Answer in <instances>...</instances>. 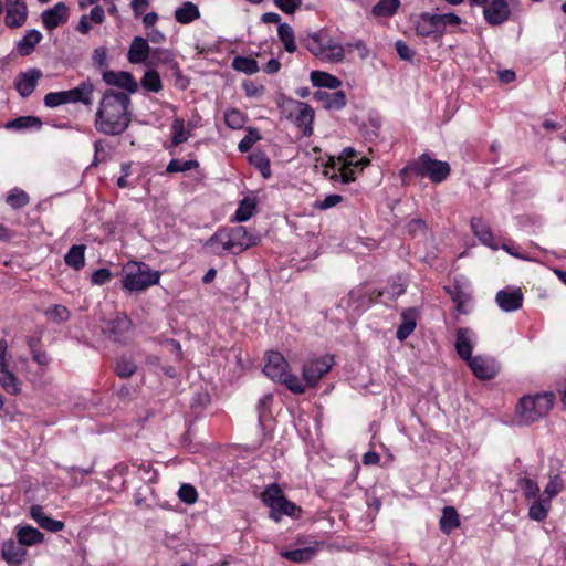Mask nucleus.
I'll return each mask as SVG.
<instances>
[{"label":"nucleus","mask_w":566,"mask_h":566,"mask_svg":"<svg viewBox=\"0 0 566 566\" xmlns=\"http://www.w3.org/2000/svg\"><path fill=\"white\" fill-rule=\"evenodd\" d=\"M129 105L127 93L107 90L95 115V128L106 135L123 134L130 123Z\"/></svg>","instance_id":"nucleus-1"},{"label":"nucleus","mask_w":566,"mask_h":566,"mask_svg":"<svg viewBox=\"0 0 566 566\" xmlns=\"http://www.w3.org/2000/svg\"><path fill=\"white\" fill-rule=\"evenodd\" d=\"M256 243V238L244 227L237 226L229 231H218L207 242L217 255L224 252L240 253Z\"/></svg>","instance_id":"nucleus-2"},{"label":"nucleus","mask_w":566,"mask_h":566,"mask_svg":"<svg viewBox=\"0 0 566 566\" xmlns=\"http://www.w3.org/2000/svg\"><path fill=\"white\" fill-rule=\"evenodd\" d=\"M160 272L153 271L144 262L129 261L123 268V287L129 292H140L156 285L160 280Z\"/></svg>","instance_id":"nucleus-3"},{"label":"nucleus","mask_w":566,"mask_h":566,"mask_svg":"<svg viewBox=\"0 0 566 566\" xmlns=\"http://www.w3.org/2000/svg\"><path fill=\"white\" fill-rule=\"evenodd\" d=\"M450 170V165L447 161L437 160L427 154H422L417 159L409 161L401 169L400 176L402 178L408 176L428 177L431 181L439 184L447 179Z\"/></svg>","instance_id":"nucleus-4"},{"label":"nucleus","mask_w":566,"mask_h":566,"mask_svg":"<svg viewBox=\"0 0 566 566\" xmlns=\"http://www.w3.org/2000/svg\"><path fill=\"white\" fill-rule=\"evenodd\" d=\"M555 401L553 392L523 397L517 405V412L525 423L538 421L547 416Z\"/></svg>","instance_id":"nucleus-5"},{"label":"nucleus","mask_w":566,"mask_h":566,"mask_svg":"<svg viewBox=\"0 0 566 566\" xmlns=\"http://www.w3.org/2000/svg\"><path fill=\"white\" fill-rule=\"evenodd\" d=\"M279 106L282 115L293 122L304 136L308 137L313 134L314 109L308 104L283 97Z\"/></svg>","instance_id":"nucleus-6"},{"label":"nucleus","mask_w":566,"mask_h":566,"mask_svg":"<svg viewBox=\"0 0 566 566\" xmlns=\"http://www.w3.org/2000/svg\"><path fill=\"white\" fill-rule=\"evenodd\" d=\"M261 499L270 507V517L275 522H279L283 515L295 516L296 512H301L300 507L283 495L282 489L276 483L266 486Z\"/></svg>","instance_id":"nucleus-7"},{"label":"nucleus","mask_w":566,"mask_h":566,"mask_svg":"<svg viewBox=\"0 0 566 566\" xmlns=\"http://www.w3.org/2000/svg\"><path fill=\"white\" fill-rule=\"evenodd\" d=\"M333 366V357L324 356L308 360L302 368V376L307 386H315Z\"/></svg>","instance_id":"nucleus-8"},{"label":"nucleus","mask_w":566,"mask_h":566,"mask_svg":"<svg viewBox=\"0 0 566 566\" xmlns=\"http://www.w3.org/2000/svg\"><path fill=\"white\" fill-rule=\"evenodd\" d=\"M484 19L491 25H499L505 22L511 14L506 0H491L483 10Z\"/></svg>","instance_id":"nucleus-9"},{"label":"nucleus","mask_w":566,"mask_h":566,"mask_svg":"<svg viewBox=\"0 0 566 566\" xmlns=\"http://www.w3.org/2000/svg\"><path fill=\"white\" fill-rule=\"evenodd\" d=\"M103 80L109 86H116L125 90L124 93H127L128 95L137 92L138 90V84L129 72L106 71L103 73Z\"/></svg>","instance_id":"nucleus-10"},{"label":"nucleus","mask_w":566,"mask_h":566,"mask_svg":"<svg viewBox=\"0 0 566 566\" xmlns=\"http://www.w3.org/2000/svg\"><path fill=\"white\" fill-rule=\"evenodd\" d=\"M290 369L289 363L279 352H269L263 373L274 381H279Z\"/></svg>","instance_id":"nucleus-11"},{"label":"nucleus","mask_w":566,"mask_h":566,"mask_svg":"<svg viewBox=\"0 0 566 566\" xmlns=\"http://www.w3.org/2000/svg\"><path fill=\"white\" fill-rule=\"evenodd\" d=\"M132 321L126 314L118 313L109 321L107 329L115 342H126L132 336Z\"/></svg>","instance_id":"nucleus-12"},{"label":"nucleus","mask_w":566,"mask_h":566,"mask_svg":"<svg viewBox=\"0 0 566 566\" xmlns=\"http://www.w3.org/2000/svg\"><path fill=\"white\" fill-rule=\"evenodd\" d=\"M473 375L483 380L492 379L497 373L495 361L483 356H474L467 360Z\"/></svg>","instance_id":"nucleus-13"},{"label":"nucleus","mask_w":566,"mask_h":566,"mask_svg":"<svg viewBox=\"0 0 566 566\" xmlns=\"http://www.w3.org/2000/svg\"><path fill=\"white\" fill-rule=\"evenodd\" d=\"M69 19V8L64 2H57L53 8L42 12V23L48 30L64 24Z\"/></svg>","instance_id":"nucleus-14"},{"label":"nucleus","mask_w":566,"mask_h":566,"mask_svg":"<svg viewBox=\"0 0 566 566\" xmlns=\"http://www.w3.org/2000/svg\"><path fill=\"white\" fill-rule=\"evenodd\" d=\"M42 77V72L39 69H30L27 72L19 74L15 80V88L22 97L30 96Z\"/></svg>","instance_id":"nucleus-15"},{"label":"nucleus","mask_w":566,"mask_h":566,"mask_svg":"<svg viewBox=\"0 0 566 566\" xmlns=\"http://www.w3.org/2000/svg\"><path fill=\"white\" fill-rule=\"evenodd\" d=\"M496 304L504 312H514L523 305V293L521 290H501L495 296Z\"/></svg>","instance_id":"nucleus-16"},{"label":"nucleus","mask_w":566,"mask_h":566,"mask_svg":"<svg viewBox=\"0 0 566 566\" xmlns=\"http://www.w3.org/2000/svg\"><path fill=\"white\" fill-rule=\"evenodd\" d=\"M64 92L67 104L82 103L90 106L93 103L94 85L90 81H83L76 87Z\"/></svg>","instance_id":"nucleus-17"},{"label":"nucleus","mask_w":566,"mask_h":566,"mask_svg":"<svg viewBox=\"0 0 566 566\" xmlns=\"http://www.w3.org/2000/svg\"><path fill=\"white\" fill-rule=\"evenodd\" d=\"M417 34L421 36L441 35V24L437 14L422 13L415 23Z\"/></svg>","instance_id":"nucleus-18"},{"label":"nucleus","mask_w":566,"mask_h":566,"mask_svg":"<svg viewBox=\"0 0 566 566\" xmlns=\"http://www.w3.org/2000/svg\"><path fill=\"white\" fill-rule=\"evenodd\" d=\"M314 98L322 103L326 109L339 111L346 105V95L343 91L326 92L317 91L314 94Z\"/></svg>","instance_id":"nucleus-19"},{"label":"nucleus","mask_w":566,"mask_h":566,"mask_svg":"<svg viewBox=\"0 0 566 566\" xmlns=\"http://www.w3.org/2000/svg\"><path fill=\"white\" fill-rule=\"evenodd\" d=\"M30 515L40 527L46 531L59 532L64 527L63 522L46 516L41 505H32L30 509Z\"/></svg>","instance_id":"nucleus-20"},{"label":"nucleus","mask_w":566,"mask_h":566,"mask_svg":"<svg viewBox=\"0 0 566 566\" xmlns=\"http://www.w3.org/2000/svg\"><path fill=\"white\" fill-rule=\"evenodd\" d=\"M149 45L146 39L135 36L128 50V61L134 64L144 63L149 54Z\"/></svg>","instance_id":"nucleus-21"},{"label":"nucleus","mask_w":566,"mask_h":566,"mask_svg":"<svg viewBox=\"0 0 566 566\" xmlns=\"http://www.w3.org/2000/svg\"><path fill=\"white\" fill-rule=\"evenodd\" d=\"M472 332L469 328H459L455 340L458 355L467 361L472 357Z\"/></svg>","instance_id":"nucleus-22"},{"label":"nucleus","mask_w":566,"mask_h":566,"mask_svg":"<svg viewBox=\"0 0 566 566\" xmlns=\"http://www.w3.org/2000/svg\"><path fill=\"white\" fill-rule=\"evenodd\" d=\"M27 552L19 543L8 541L2 545V557L11 565H20L25 559Z\"/></svg>","instance_id":"nucleus-23"},{"label":"nucleus","mask_w":566,"mask_h":566,"mask_svg":"<svg viewBox=\"0 0 566 566\" xmlns=\"http://www.w3.org/2000/svg\"><path fill=\"white\" fill-rule=\"evenodd\" d=\"M471 229L474 235L485 245L497 249L490 227L481 218L471 219Z\"/></svg>","instance_id":"nucleus-24"},{"label":"nucleus","mask_w":566,"mask_h":566,"mask_svg":"<svg viewBox=\"0 0 566 566\" xmlns=\"http://www.w3.org/2000/svg\"><path fill=\"white\" fill-rule=\"evenodd\" d=\"M28 17V8L25 2L18 3L17 6H11L7 8L6 14V25L9 28H19L21 27Z\"/></svg>","instance_id":"nucleus-25"},{"label":"nucleus","mask_w":566,"mask_h":566,"mask_svg":"<svg viewBox=\"0 0 566 566\" xmlns=\"http://www.w3.org/2000/svg\"><path fill=\"white\" fill-rule=\"evenodd\" d=\"M417 313L413 308H408L401 313V324L397 329V338L405 340L416 328Z\"/></svg>","instance_id":"nucleus-26"},{"label":"nucleus","mask_w":566,"mask_h":566,"mask_svg":"<svg viewBox=\"0 0 566 566\" xmlns=\"http://www.w3.org/2000/svg\"><path fill=\"white\" fill-rule=\"evenodd\" d=\"M0 385L10 395H18L21 391L20 381L8 368V364L0 366Z\"/></svg>","instance_id":"nucleus-27"},{"label":"nucleus","mask_w":566,"mask_h":566,"mask_svg":"<svg viewBox=\"0 0 566 566\" xmlns=\"http://www.w3.org/2000/svg\"><path fill=\"white\" fill-rule=\"evenodd\" d=\"M42 40V33L35 29L30 30L27 34L18 42L17 49L22 56L30 55L35 45Z\"/></svg>","instance_id":"nucleus-28"},{"label":"nucleus","mask_w":566,"mask_h":566,"mask_svg":"<svg viewBox=\"0 0 566 566\" xmlns=\"http://www.w3.org/2000/svg\"><path fill=\"white\" fill-rule=\"evenodd\" d=\"M17 538H18V543L21 546H24V545L30 546V545L41 543L43 541V534L39 530L27 525V526H21L17 531Z\"/></svg>","instance_id":"nucleus-29"},{"label":"nucleus","mask_w":566,"mask_h":566,"mask_svg":"<svg viewBox=\"0 0 566 566\" xmlns=\"http://www.w3.org/2000/svg\"><path fill=\"white\" fill-rule=\"evenodd\" d=\"M199 17L200 11L198 7L190 1L184 2L181 7L177 8L175 11V19L182 24L190 23Z\"/></svg>","instance_id":"nucleus-30"},{"label":"nucleus","mask_w":566,"mask_h":566,"mask_svg":"<svg viewBox=\"0 0 566 566\" xmlns=\"http://www.w3.org/2000/svg\"><path fill=\"white\" fill-rule=\"evenodd\" d=\"M311 81L316 87H326L331 90H337L342 84L340 80L336 76L322 71H312Z\"/></svg>","instance_id":"nucleus-31"},{"label":"nucleus","mask_w":566,"mask_h":566,"mask_svg":"<svg viewBox=\"0 0 566 566\" xmlns=\"http://www.w3.org/2000/svg\"><path fill=\"white\" fill-rule=\"evenodd\" d=\"M460 520L457 510L453 506H446L443 509L442 517L440 518V528L443 533L449 534L454 528L459 527Z\"/></svg>","instance_id":"nucleus-32"},{"label":"nucleus","mask_w":566,"mask_h":566,"mask_svg":"<svg viewBox=\"0 0 566 566\" xmlns=\"http://www.w3.org/2000/svg\"><path fill=\"white\" fill-rule=\"evenodd\" d=\"M400 7V0H379L371 9V14L376 18L392 17Z\"/></svg>","instance_id":"nucleus-33"},{"label":"nucleus","mask_w":566,"mask_h":566,"mask_svg":"<svg viewBox=\"0 0 566 566\" xmlns=\"http://www.w3.org/2000/svg\"><path fill=\"white\" fill-rule=\"evenodd\" d=\"M324 54L322 60L332 62V63H338L342 62L345 57V50L344 46L337 42H334L331 39H326V44Z\"/></svg>","instance_id":"nucleus-34"},{"label":"nucleus","mask_w":566,"mask_h":566,"mask_svg":"<svg viewBox=\"0 0 566 566\" xmlns=\"http://www.w3.org/2000/svg\"><path fill=\"white\" fill-rule=\"evenodd\" d=\"M85 247L82 244L73 245L64 256L65 263L74 270H81L85 265Z\"/></svg>","instance_id":"nucleus-35"},{"label":"nucleus","mask_w":566,"mask_h":566,"mask_svg":"<svg viewBox=\"0 0 566 566\" xmlns=\"http://www.w3.org/2000/svg\"><path fill=\"white\" fill-rule=\"evenodd\" d=\"M277 35L283 43L285 51L293 53L296 51L295 35L292 27L287 23H279Z\"/></svg>","instance_id":"nucleus-36"},{"label":"nucleus","mask_w":566,"mask_h":566,"mask_svg":"<svg viewBox=\"0 0 566 566\" xmlns=\"http://www.w3.org/2000/svg\"><path fill=\"white\" fill-rule=\"evenodd\" d=\"M315 553L316 551L314 547H304L293 551H284L281 553V556L295 563H305L311 560Z\"/></svg>","instance_id":"nucleus-37"},{"label":"nucleus","mask_w":566,"mask_h":566,"mask_svg":"<svg viewBox=\"0 0 566 566\" xmlns=\"http://www.w3.org/2000/svg\"><path fill=\"white\" fill-rule=\"evenodd\" d=\"M549 509L551 502L541 495V497L530 506L528 516L534 521L541 522L546 518Z\"/></svg>","instance_id":"nucleus-38"},{"label":"nucleus","mask_w":566,"mask_h":566,"mask_svg":"<svg viewBox=\"0 0 566 566\" xmlns=\"http://www.w3.org/2000/svg\"><path fill=\"white\" fill-rule=\"evenodd\" d=\"M232 67L235 71L243 72L245 74H254L259 71L258 62L252 57L237 56L232 61Z\"/></svg>","instance_id":"nucleus-39"},{"label":"nucleus","mask_w":566,"mask_h":566,"mask_svg":"<svg viewBox=\"0 0 566 566\" xmlns=\"http://www.w3.org/2000/svg\"><path fill=\"white\" fill-rule=\"evenodd\" d=\"M564 489V481L559 476V474H554L549 476V481L544 489L542 494L543 497L552 502V499L559 494Z\"/></svg>","instance_id":"nucleus-40"},{"label":"nucleus","mask_w":566,"mask_h":566,"mask_svg":"<svg viewBox=\"0 0 566 566\" xmlns=\"http://www.w3.org/2000/svg\"><path fill=\"white\" fill-rule=\"evenodd\" d=\"M42 126V122L39 117L35 116H20L11 122H9L6 127L14 128V129H24L36 127L40 128Z\"/></svg>","instance_id":"nucleus-41"},{"label":"nucleus","mask_w":566,"mask_h":566,"mask_svg":"<svg viewBox=\"0 0 566 566\" xmlns=\"http://www.w3.org/2000/svg\"><path fill=\"white\" fill-rule=\"evenodd\" d=\"M142 86L154 93H158L163 88L161 80L156 71H147L142 78Z\"/></svg>","instance_id":"nucleus-42"},{"label":"nucleus","mask_w":566,"mask_h":566,"mask_svg":"<svg viewBox=\"0 0 566 566\" xmlns=\"http://www.w3.org/2000/svg\"><path fill=\"white\" fill-rule=\"evenodd\" d=\"M6 201L11 208L20 209L29 203V196L25 191L14 188L9 192Z\"/></svg>","instance_id":"nucleus-43"},{"label":"nucleus","mask_w":566,"mask_h":566,"mask_svg":"<svg viewBox=\"0 0 566 566\" xmlns=\"http://www.w3.org/2000/svg\"><path fill=\"white\" fill-rule=\"evenodd\" d=\"M286 386L289 390L294 394H303L305 391V386L301 382L298 377L290 371V369L285 373V375L277 381Z\"/></svg>","instance_id":"nucleus-44"},{"label":"nucleus","mask_w":566,"mask_h":566,"mask_svg":"<svg viewBox=\"0 0 566 566\" xmlns=\"http://www.w3.org/2000/svg\"><path fill=\"white\" fill-rule=\"evenodd\" d=\"M172 130V145L178 146L185 142H187L189 137V132L185 130L184 119L176 118L171 125Z\"/></svg>","instance_id":"nucleus-45"},{"label":"nucleus","mask_w":566,"mask_h":566,"mask_svg":"<svg viewBox=\"0 0 566 566\" xmlns=\"http://www.w3.org/2000/svg\"><path fill=\"white\" fill-rule=\"evenodd\" d=\"M197 160L171 159L166 168L168 174L184 172L198 167Z\"/></svg>","instance_id":"nucleus-46"},{"label":"nucleus","mask_w":566,"mask_h":566,"mask_svg":"<svg viewBox=\"0 0 566 566\" xmlns=\"http://www.w3.org/2000/svg\"><path fill=\"white\" fill-rule=\"evenodd\" d=\"M251 164L256 167L264 178L271 175L270 160L263 153H255L250 156Z\"/></svg>","instance_id":"nucleus-47"},{"label":"nucleus","mask_w":566,"mask_h":566,"mask_svg":"<svg viewBox=\"0 0 566 566\" xmlns=\"http://www.w3.org/2000/svg\"><path fill=\"white\" fill-rule=\"evenodd\" d=\"M224 122L232 129H239L244 124V115L238 109H230L224 113Z\"/></svg>","instance_id":"nucleus-48"},{"label":"nucleus","mask_w":566,"mask_h":566,"mask_svg":"<svg viewBox=\"0 0 566 566\" xmlns=\"http://www.w3.org/2000/svg\"><path fill=\"white\" fill-rule=\"evenodd\" d=\"M254 208H255V205L253 201H251L249 199H243L240 202V206L235 212V220H238L240 222L249 220L253 214Z\"/></svg>","instance_id":"nucleus-49"},{"label":"nucleus","mask_w":566,"mask_h":566,"mask_svg":"<svg viewBox=\"0 0 566 566\" xmlns=\"http://www.w3.org/2000/svg\"><path fill=\"white\" fill-rule=\"evenodd\" d=\"M136 364L130 359L122 358L116 364V374L120 378H128L136 371Z\"/></svg>","instance_id":"nucleus-50"},{"label":"nucleus","mask_w":566,"mask_h":566,"mask_svg":"<svg viewBox=\"0 0 566 566\" xmlns=\"http://www.w3.org/2000/svg\"><path fill=\"white\" fill-rule=\"evenodd\" d=\"M518 485L522 489L525 497L531 499L538 495L539 488L534 480L530 478H521L518 480Z\"/></svg>","instance_id":"nucleus-51"},{"label":"nucleus","mask_w":566,"mask_h":566,"mask_svg":"<svg viewBox=\"0 0 566 566\" xmlns=\"http://www.w3.org/2000/svg\"><path fill=\"white\" fill-rule=\"evenodd\" d=\"M324 44H326V39L314 35L307 41L306 48L312 54L322 59L325 50Z\"/></svg>","instance_id":"nucleus-52"},{"label":"nucleus","mask_w":566,"mask_h":566,"mask_svg":"<svg viewBox=\"0 0 566 566\" xmlns=\"http://www.w3.org/2000/svg\"><path fill=\"white\" fill-rule=\"evenodd\" d=\"M67 104L65 92H50L44 96V105L49 108H54Z\"/></svg>","instance_id":"nucleus-53"},{"label":"nucleus","mask_w":566,"mask_h":566,"mask_svg":"<svg viewBox=\"0 0 566 566\" xmlns=\"http://www.w3.org/2000/svg\"><path fill=\"white\" fill-rule=\"evenodd\" d=\"M178 496L184 503L193 504L197 501L198 494L192 485L182 484L178 491Z\"/></svg>","instance_id":"nucleus-54"},{"label":"nucleus","mask_w":566,"mask_h":566,"mask_svg":"<svg viewBox=\"0 0 566 566\" xmlns=\"http://www.w3.org/2000/svg\"><path fill=\"white\" fill-rule=\"evenodd\" d=\"M342 201L343 197L340 195L333 193L328 195L324 200L315 201L313 207L318 210H327L340 203Z\"/></svg>","instance_id":"nucleus-55"},{"label":"nucleus","mask_w":566,"mask_h":566,"mask_svg":"<svg viewBox=\"0 0 566 566\" xmlns=\"http://www.w3.org/2000/svg\"><path fill=\"white\" fill-rule=\"evenodd\" d=\"M48 316L55 322H64L70 317L69 310L63 305H54L46 312Z\"/></svg>","instance_id":"nucleus-56"},{"label":"nucleus","mask_w":566,"mask_h":566,"mask_svg":"<svg viewBox=\"0 0 566 566\" xmlns=\"http://www.w3.org/2000/svg\"><path fill=\"white\" fill-rule=\"evenodd\" d=\"M274 4L284 13L292 14L302 6V0H274Z\"/></svg>","instance_id":"nucleus-57"},{"label":"nucleus","mask_w":566,"mask_h":566,"mask_svg":"<svg viewBox=\"0 0 566 566\" xmlns=\"http://www.w3.org/2000/svg\"><path fill=\"white\" fill-rule=\"evenodd\" d=\"M350 165L343 164L338 172L332 176L333 179L340 180L343 184H348L355 180L354 171L349 168Z\"/></svg>","instance_id":"nucleus-58"},{"label":"nucleus","mask_w":566,"mask_h":566,"mask_svg":"<svg viewBox=\"0 0 566 566\" xmlns=\"http://www.w3.org/2000/svg\"><path fill=\"white\" fill-rule=\"evenodd\" d=\"M439 24H441V34L444 32V28L448 24L458 25L461 23V19L455 13L437 14Z\"/></svg>","instance_id":"nucleus-59"},{"label":"nucleus","mask_w":566,"mask_h":566,"mask_svg":"<svg viewBox=\"0 0 566 566\" xmlns=\"http://www.w3.org/2000/svg\"><path fill=\"white\" fill-rule=\"evenodd\" d=\"M395 46L401 60L411 61L412 57L415 56V51L410 49L403 41H397Z\"/></svg>","instance_id":"nucleus-60"},{"label":"nucleus","mask_w":566,"mask_h":566,"mask_svg":"<svg viewBox=\"0 0 566 566\" xmlns=\"http://www.w3.org/2000/svg\"><path fill=\"white\" fill-rule=\"evenodd\" d=\"M111 276H112V274H111L109 270H107V269L96 270L92 274V283L97 284V285H103L111 280Z\"/></svg>","instance_id":"nucleus-61"},{"label":"nucleus","mask_w":566,"mask_h":566,"mask_svg":"<svg viewBox=\"0 0 566 566\" xmlns=\"http://www.w3.org/2000/svg\"><path fill=\"white\" fill-rule=\"evenodd\" d=\"M88 19L96 24H102L105 20L104 9L101 6H95L91 10Z\"/></svg>","instance_id":"nucleus-62"},{"label":"nucleus","mask_w":566,"mask_h":566,"mask_svg":"<svg viewBox=\"0 0 566 566\" xmlns=\"http://www.w3.org/2000/svg\"><path fill=\"white\" fill-rule=\"evenodd\" d=\"M259 135H253L252 132L248 136H245L240 143H239V150L242 153H245L251 149L252 145L259 139Z\"/></svg>","instance_id":"nucleus-63"},{"label":"nucleus","mask_w":566,"mask_h":566,"mask_svg":"<svg viewBox=\"0 0 566 566\" xmlns=\"http://www.w3.org/2000/svg\"><path fill=\"white\" fill-rule=\"evenodd\" d=\"M93 60L99 66L106 65V60H107L106 49L105 48L95 49L93 52Z\"/></svg>","instance_id":"nucleus-64"}]
</instances>
